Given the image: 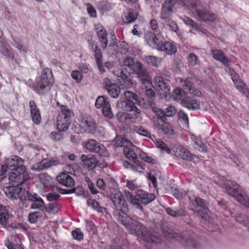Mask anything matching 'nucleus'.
I'll return each mask as SVG.
<instances>
[{
	"label": "nucleus",
	"mask_w": 249,
	"mask_h": 249,
	"mask_svg": "<svg viewBox=\"0 0 249 249\" xmlns=\"http://www.w3.org/2000/svg\"><path fill=\"white\" fill-rule=\"evenodd\" d=\"M115 219L128 230L131 234H142L143 239L148 243L159 244L161 238L150 231H147L146 228L137 219L131 218L126 215H122L119 211L114 213Z\"/></svg>",
	"instance_id": "nucleus-1"
},
{
	"label": "nucleus",
	"mask_w": 249,
	"mask_h": 249,
	"mask_svg": "<svg viewBox=\"0 0 249 249\" xmlns=\"http://www.w3.org/2000/svg\"><path fill=\"white\" fill-rule=\"evenodd\" d=\"M4 191L8 197L13 199L18 198L21 194L19 199L22 205L26 208L30 206L31 209H40L44 206V201L39 195L28 191H22L20 184L6 187Z\"/></svg>",
	"instance_id": "nucleus-2"
},
{
	"label": "nucleus",
	"mask_w": 249,
	"mask_h": 249,
	"mask_svg": "<svg viewBox=\"0 0 249 249\" xmlns=\"http://www.w3.org/2000/svg\"><path fill=\"white\" fill-rule=\"evenodd\" d=\"M180 1L184 8L190 10L198 21L213 22L215 20V15L203 9L199 0H180Z\"/></svg>",
	"instance_id": "nucleus-3"
},
{
	"label": "nucleus",
	"mask_w": 249,
	"mask_h": 249,
	"mask_svg": "<svg viewBox=\"0 0 249 249\" xmlns=\"http://www.w3.org/2000/svg\"><path fill=\"white\" fill-rule=\"evenodd\" d=\"M224 192L234 197L239 203L245 207H249V197L235 181L226 180L222 183Z\"/></svg>",
	"instance_id": "nucleus-4"
},
{
	"label": "nucleus",
	"mask_w": 249,
	"mask_h": 249,
	"mask_svg": "<svg viewBox=\"0 0 249 249\" xmlns=\"http://www.w3.org/2000/svg\"><path fill=\"white\" fill-rule=\"evenodd\" d=\"M52 71L48 68L43 69L39 79L33 85V88L39 95H45L48 92L53 83Z\"/></svg>",
	"instance_id": "nucleus-5"
},
{
	"label": "nucleus",
	"mask_w": 249,
	"mask_h": 249,
	"mask_svg": "<svg viewBox=\"0 0 249 249\" xmlns=\"http://www.w3.org/2000/svg\"><path fill=\"white\" fill-rule=\"evenodd\" d=\"M192 203L190 209L197 216L204 220H208L211 218V213L208 208V202L200 197H197Z\"/></svg>",
	"instance_id": "nucleus-6"
},
{
	"label": "nucleus",
	"mask_w": 249,
	"mask_h": 249,
	"mask_svg": "<svg viewBox=\"0 0 249 249\" xmlns=\"http://www.w3.org/2000/svg\"><path fill=\"white\" fill-rule=\"evenodd\" d=\"M110 193L109 198L117 209L113 213L117 211L120 213L121 212L123 213H126L128 211L127 203L121 192L112 188L110 189Z\"/></svg>",
	"instance_id": "nucleus-7"
},
{
	"label": "nucleus",
	"mask_w": 249,
	"mask_h": 249,
	"mask_svg": "<svg viewBox=\"0 0 249 249\" xmlns=\"http://www.w3.org/2000/svg\"><path fill=\"white\" fill-rule=\"evenodd\" d=\"M24 160L20 157L16 155H13L4 160V164L0 167V180L4 178L3 175L8 172L9 169L24 167Z\"/></svg>",
	"instance_id": "nucleus-8"
},
{
	"label": "nucleus",
	"mask_w": 249,
	"mask_h": 249,
	"mask_svg": "<svg viewBox=\"0 0 249 249\" xmlns=\"http://www.w3.org/2000/svg\"><path fill=\"white\" fill-rule=\"evenodd\" d=\"M8 172L9 180L18 184H22L30 178L25 166L11 169Z\"/></svg>",
	"instance_id": "nucleus-9"
},
{
	"label": "nucleus",
	"mask_w": 249,
	"mask_h": 249,
	"mask_svg": "<svg viewBox=\"0 0 249 249\" xmlns=\"http://www.w3.org/2000/svg\"><path fill=\"white\" fill-rule=\"evenodd\" d=\"M169 238H172L179 241L183 246L188 249H202L201 245L192 238H185L180 233L170 230L168 234Z\"/></svg>",
	"instance_id": "nucleus-10"
},
{
	"label": "nucleus",
	"mask_w": 249,
	"mask_h": 249,
	"mask_svg": "<svg viewBox=\"0 0 249 249\" xmlns=\"http://www.w3.org/2000/svg\"><path fill=\"white\" fill-rule=\"evenodd\" d=\"M85 147L89 152L98 154L100 156L107 157L109 153L106 147L94 139H89L85 143Z\"/></svg>",
	"instance_id": "nucleus-11"
},
{
	"label": "nucleus",
	"mask_w": 249,
	"mask_h": 249,
	"mask_svg": "<svg viewBox=\"0 0 249 249\" xmlns=\"http://www.w3.org/2000/svg\"><path fill=\"white\" fill-rule=\"evenodd\" d=\"M80 124L84 131L88 133L94 134L96 130L97 123L95 120L90 116H83Z\"/></svg>",
	"instance_id": "nucleus-12"
},
{
	"label": "nucleus",
	"mask_w": 249,
	"mask_h": 249,
	"mask_svg": "<svg viewBox=\"0 0 249 249\" xmlns=\"http://www.w3.org/2000/svg\"><path fill=\"white\" fill-rule=\"evenodd\" d=\"M117 106L125 111H133L135 117L142 118L141 111L135 106L134 102L120 101L118 103Z\"/></svg>",
	"instance_id": "nucleus-13"
},
{
	"label": "nucleus",
	"mask_w": 249,
	"mask_h": 249,
	"mask_svg": "<svg viewBox=\"0 0 249 249\" xmlns=\"http://www.w3.org/2000/svg\"><path fill=\"white\" fill-rule=\"evenodd\" d=\"M103 84L105 89L112 97L116 98L118 97L121 90L117 85L112 83L111 80L107 78L104 79Z\"/></svg>",
	"instance_id": "nucleus-14"
},
{
	"label": "nucleus",
	"mask_w": 249,
	"mask_h": 249,
	"mask_svg": "<svg viewBox=\"0 0 249 249\" xmlns=\"http://www.w3.org/2000/svg\"><path fill=\"white\" fill-rule=\"evenodd\" d=\"M94 29L103 49H106L107 47L108 40L106 29L102 25L97 24L95 26Z\"/></svg>",
	"instance_id": "nucleus-15"
},
{
	"label": "nucleus",
	"mask_w": 249,
	"mask_h": 249,
	"mask_svg": "<svg viewBox=\"0 0 249 249\" xmlns=\"http://www.w3.org/2000/svg\"><path fill=\"white\" fill-rule=\"evenodd\" d=\"M84 168L92 170L97 165L98 161L95 157L91 154H83L80 157Z\"/></svg>",
	"instance_id": "nucleus-16"
},
{
	"label": "nucleus",
	"mask_w": 249,
	"mask_h": 249,
	"mask_svg": "<svg viewBox=\"0 0 249 249\" xmlns=\"http://www.w3.org/2000/svg\"><path fill=\"white\" fill-rule=\"evenodd\" d=\"M178 0H166L161 7L160 18L163 19L168 18L173 11V8Z\"/></svg>",
	"instance_id": "nucleus-17"
},
{
	"label": "nucleus",
	"mask_w": 249,
	"mask_h": 249,
	"mask_svg": "<svg viewBox=\"0 0 249 249\" xmlns=\"http://www.w3.org/2000/svg\"><path fill=\"white\" fill-rule=\"evenodd\" d=\"M230 73L236 89L247 96L249 95V91L246 88L244 83L239 78V76L232 70H230Z\"/></svg>",
	"instance_id": "nucleus-18"
},
{
	"label": "nucleus",
	"mask_w": 249,
	"mask_h": 249,
	"mask_svg": "<svg viewBox=\"0 0 249 249\" xmlns=\"http://www.w3.org/2000/svg\"><path fill=\"white\" fill-rule=\"evenodd\" d=\"M154 80L155 87L161 95L166 96L167 94L169 93V89L163 77L155 76Z\"/></svg>",
	"instance_id": "nucleus-19"
},
{
	"label": "nucleus",
	"mask_w": 249,
	"mask_h": 249,
	"mask_svg": "<svg viewBox=\"0 0 249 249\" xmlns=\"http://www.w3.org/2000/svg\"><path fill=\"white\" fill-rule=\"evenodd\" d=\"M175 155L183 160L191 161L193 159V154L186 147L179 145L174 150Z\"/></svg>",
	"instance_id": "nucleus-20"
},
{
	"label": "nucleus",
	"mask_w": 249,
	"mask_h": 249,
	"mask_svg": "<svg viewBox=\"0 0 249 249\" xmlns=\"http://www.w3.org/2000/svg\"><path fill=\"white\" fill-rule=\"evenodd\" d=\"M72 111L66 106H62L61 110L57 117L56 123H71Z\"/></svg>",
	"instance_id": "nucleus-21"
},
{
	"label": "nucleus",
	"mask_w": 249,
	"mask_h": 249,
	"mask_svg": "<svg viewBox=\"0 0 249 249\" xmlns=\"http://www.w3.org/2000/svg\"><path fill=\"white\" fill-rule=\"evenodd\" d=\"M150 106L153 112L155 114V115L153 116V121L155 126L157 125V123H162L163 121H166V118L164 111L156 107L155 103L153 102H151Z\"/></svg>",
	"instance_id": "nucleus-22"
},
{
	"label": "nucleus",
	"mask_w": 249,
	"mask_h": 249,
	"mask_svg": "<svg viewBox=\"0 0 249 249\" xmlns=\"http://www.w3.org/2000/svg\"><path fill=\"white\" fill-rule=\"evenodd\" d=\"M31 116L33 122L36 124H39L41 121V117L39 110L34 101H30L29 103Z\"/></svg>",
	"instance_id": "nucleus-23"
},
{
	"label": "nucleus",
	"mask_w": 249,
	"mask_h": 249,
	"mask_svg": "<svg viewBox=\"0 0 249 249\" xmlns=\"http://www.w3.org/2000/svg\"><path fill=\"white\" fill-rule=\"evenodd\" d=\"M56 179L59 183L67 187H72L75 184L74 179L66 173H61L56 177Z\"/></svg>",
	"instance_id": "nucleus-24"
},
{
	"label": "nucleus",
	"mask_w": 249,
	"mask_h": 249,
	"mask_svg": "<svg viewBox=\"0 0 249 249\" xmlns=\"http://www.w3.org/2000/svg\"><path fill=\"white\" fill-rule=\"evenodd\" d=\"M158 50L165 52L167 54L172 55L177 53V48L176 45L172 42L161 41Z\"/></svg>",
	"instance_id": "nucleus-25"
},
{
	"label": "nucleus",
	"mask_w": 249,
	"mask_h": 249,
	"mask_svg": "<svg viewBox=\"0 0 249 249\" xmlns=\"http://www.w3.org/2000/svg\"><path fill=\"white\" fill-rule=\"evenodd\" d=\"M45 150L38 146L31 147L29 150V153L31 160L34 161H40L43 159V155L45 154Z\"/></svg>",
	"instance_id": "nucleus-26"
},
{
	"label": "nucleus",
	"mask_w": 249,
	"mask_h": 249,
	"mask_svg": "<svg viewBox=\"0 0 249 249\" xmlns=\"http://www.w3.org/2000/svg\"><path fill=\"white\" fill-rule=\"evenodd\" d=\"M144 38L148 44L154 49H158L161 41L157 37L156 35L151 32L145 33Z\"/></svg>",
	"instance_id": "nucleus-27"
},
{
	"label": "nucleus",
	"mask_w": 249,
	"mask_h": 249,
	"mask_svg": "<svg viewBox=\"0 0 249 249\" xmlns=\"http://www.w3.org/2000/svg\"><path fill=\"white\" fill-rule=\"evenodd\" d=\"M134 73L137 75L139 78L147 77L149 74L147 68L144 67L139 61L136 62V65L133 70Z\"/></svg>",
	"instance_id": "nucleus-28"
},
{
	"label": "nucleus",
	"mask_w": 249,
	"mask_h": 249,
	"mask_svg": "<svg viewBox=\"0 0 249 249\" xmlns=\"http://www.w3.org/2000/svg\"><path fill=\"white\" fill-rule=\"evenodd\" d=\"M212 53L213 57L214 59L220 61L226 66H228L229 65L230 61L221 50L216 49H214L212 50Z\"/></svg>",
	"instance_id": "nucleus-29"
},
{
	"label": "nucleus",
	"mask_w": 249,
	"mask_h": 249,
	"mask_svg": "<svg viewBox=\"0 0 249 249\" xmlns=\"http://www.w3.org/2000/svg\"><path fill=\"white\" fill-rule=\"evenodd\" d=\"M182 104L189 109L195 110L200 108L199 103L196 99L191 97H187L183 98Z\"/></svg>",
	"instance_id": "nucleus-30"
},
{
	"label": "nucleus",
	"mask_w": 249,
	"mask_h": 249,
	"mask_svg": "<svg viewBox=\"0 0 249 249\" xmlns=\"http://www.w3.org/2000/svg\"><path fill=\"white\" fill-rule=\"evenodd\" d=\"M116 117L120 122L126 124L134 123L135 122V119H137L134 115H132L130 113L124 112H119L117 114Z\"/></svg>",
	"instance_id": "nucleus-31"
},
{
	"label": "nucleus",
	"mask_w": 249,
	"mask_h": 249,
	"mask_svg": "<svg viewBox=\"0 0 249 249\" xmlns=\"http://www.w3.org/2000/svg\"><path fill=\"white\" fill-rule=\"evenodd\" d=\"M157 123V125H155L157 128L161 130L167 136H171L175 134L172 125L166 122V121H163L162 123Z\"/></svg>",
	"instance_id": "nucleus-32"
},
{
	"label": "nucleus",
	"mask_w": 249,
	"mask_h": 249,
	"mask_svg": "<svg viewBox=\"0 0 249 249\" xmlns=\"http://www.w3.org/2000/svg\"><path fill=\"white\" fill-rule=\"evenodd\" d=\"M51 162L47 159H43L40 161L35 163L32 167V169L34 171H40L50 167Z\"/></svg>",
	"instance_id": "nucleus-33"
},
{
	"label": "nucleus",
	"mask_w": 249,
	"mask_h": 249,
	"mask_svg": "<svg viewBox=\"0 0 249 249\" xmlns=\"http://www.w3.org/2000/svg\"><path fill=\"white\" fill-rule=\"evenodd\" d=\"M89 43L90 46V49L94 53V56L96 62L103 61V54L101 49L93 41H90Z\"/></svg>",
	"instance_id": "nucleus-34"
},
{
	"label": "nucleus",
	"mask_w": 249,
	"mask_h": 249,
	"mask_svg": "<svg viewBox=\"0 0 249 249\" xmlns=\"http://www.w3.org/2000/svg\"><path fill=\"white\" fill-rule=\"evenodd\" d=\"M138 196H139L141 203L144 205L151 203L155 199V196L153 193H142L138 194Z\"/></svg>",
	"instance_id": "nucleus-35"
},
{
	"label": "nucleus",
	"mask_w": 249,
	"mask_h": 249,
	"mask_svg": "<svg viewBox=\"0 0 249 249\" xmlns=\"http://www.w3.org/2000/svg\"><path fill=\"white\" fill-rule=\"evenodd\" d=\"M191 139L193 142V147L194 148L202 152H205L207 151L206 145L199 138H197L195 136L192 135L191 137Z\"/></svg>",
	"instance_id": "nucleus-36"
},
{
	"label": "nucleus",
	"mask_w": 249,
	"mask_h": 249,
	"mask_svg": "<svg viewBox=\"0 0 249 249\" xmlns=\"http://www.w3.org/2000/svg\"><path fill=\"white\" fill-rule=\"evenodd\" d=\"M166 212L171 216L177 217L184 216L186 215V211L182 208H175L173 209L171 208H167Z\"/></svg>",
	"instance_id": "nucleus-37"
},
{
	"label": "nucleus",
	"mask_w": 249,
	"mask_h": 249,
	"mask_svg": "<svg viewBox=\"0 0 249 249\" xmlns=\"http://www.w3.org/2000/svg\"><path fill=\"white\" fill-rule=\"evenodd\" d=\"M123 152L125 156L127 159L132 160L136 164H137V162H139V161L137 160V157L136 153L131 148L128 146H124Z\"/></svg>",
	"instance_id": "nucleus-38"
},
{
	"label": "nucleus",
	"mask_w": 249,
	"mask_h": 249,
	"mask_svg": "<svg viewBox=\"0 0 249 249\" xmlns=\"http://www.w3.org/2000/svg\"><path fill=\"white\" fill-rule=\"evenodd\" d=\"M20 243V240L18 235L16 234H13L7 238L5 242V245L8 248H13V246Z\"/></svg>",
	"instance_id": "nucleus-39"
},
{
	"label": "nucleus",
	"mask_w": 249,
	"mask_h": 249,
	"mask_svg": "<svg viewBox=\"0 0 249 249\" xmlns=\"http://www.w3.org/2000/svg\"><path fill=\"white\" fill-rule=\"evenodd\" d=\"M9 217L6 207L0 204V223L2 225H6Z\"/></svg>",
	"instance_id": "nucleus-40"
},
{
	"label": "nucleus",
	"mask_w": 249,
	"mask_h": 249,
	"mask_svg": "<svg viewBox=\"0 0 249 249\" xmlns=\"http://www.w3.org/2000/svg\"><path fill=\"white\" fill-rule=\"evenodd\" d=\"M128 200L129 202L131 204L133 205L136 209L143 211V207L139 200V196H138V195L134 196L130 194L129 197L128 198Z\"/></svg>",
	"instance_id": "nucleus-41"
},
{
	"label": "nucleus",
	"mask_w": 249,
	"mask_h": 249,
	"mask_svg": "<svg viewBox=\"0 0 249 249\" xmlns=\"http://www.w3.org/2000/svg\"><path fill=\"white\" fill-rule=\"evenodd\" d=\"M145 60L149 65L157 67L161 63L162 59L153 55H147L145 56Z\"/></svg>",
	"instance_id": "nucleus-42"
},
{
	"label": "nucleus",
	"mask_w": 249,
	"mask_h": 249,
	"mask_svg": "<svg viewBox=\"0 0 249 249\" xmlns=\"http://www.w3.org/2000/svg\"><path fill=\"white\" fill-rule=\"evenodd\" d=\"M45 210L49 213L55 214L60 210V206L55 202L50 203L45 207Z\"/></svg>",
	"instance_id": "nucleus-43"
},
{
	"label": "nucleus",
	"mask_w": 249,
	"mask_h": 249,
	"mask_svg": "<svg viewBox=\"0 0 249 249\" xmlns=\"http://www.w3.org/2000/svg\"><path fill=\"white\" fill-rule=\"evenodd\" d=\"M124 95L127 101L133 102L135 101L136 103H139L140 97L135 93L129 91H125L124 92Z\"/></svg>",
	"instance_id": "nucleus-44"
},
{
	"label": "nucleus",
	"mask_w": 249,
	"mask_h": 249,
	"mask_svg": "<svg viewBox=\"0 0 249 249\" xmlns=\"http://www.w3.org/2000/svg\"><path fill=\"white\" fill-rule=\"evenodd\" d=\"M139 157L144 161L152 163V164H156L157 162V160L156 158L152 156H150L148 155L145 152H142L139 154Z\"/></svg>",
	"instance_id": "nucleus-45"
},
{
	"label": "nucleus",
	"mask_w": 249,
	"mask_h": 249,
	"mask_svg": "<svg viewBox=\"0 0 249 249\" xmlns=\"http://www.w3.org/2000/svg\"><path fill=\"white\" fill-rule=\"evenodd\" d=\"M107 103H109L107 99L104 96H100L97 98L95 106L97 108H103L106 106Z\"/></svg>",
	"instance_id": "nucleus-46"
},
{
	"label": "nucleus",
	"mask_w": 249,
	"mask_h": 249,
	"mask_svg": "<svg viewBox=\"0 0 249 249\" xmlns=\"http://www.w3.org/2000/svg\"><path fill=\"white\" fill-rule=\"evenodd\" d=\"M186 92L180 88H177L173 91V96L176 100H182L185 97Z\"/></svg>",
	"instance_id": "nucleus-47"
},
{
	"label": "nucleus",
	"mask_w": 249,
	"mask_h": 249,
	"mask_svg": "<svg viewBox=\"0 0 249 249\" xmlns=\"http://www.w3.org/2000/svg\"><path fill=\"white\" fill-rule=\"evenodd\" d=\"M125 186L131 191H138L139 190V185L136 183L135 180H126L124 181Z\"/></svg>",
	"instance_id": "nucleus-48"
},
{
	"label": "nucleus",
	"mask_w": 249,
	"mask_h": 249,
	"mask_svg": "<svg viewBox=\"0 0 249 249\" xmlns=\"http://www.w3.org/2000/svg\"><path fill=\"white\" fill-rule=\"evenodd\" d=\"M42 214L40 212H35L30 213L28 215L29 221L30 223H35L37 221V219L41 218Z\"/></svg>",
	"instance_id": "nucleus-49"
},
{
	"label": "nucleus",
	"mask_w": 249,
	"mask_h": 249,
	"mask_svg": "<svg viewBox=\"0 0 249 249\" xmlns=\"http://www.w3.org/2000/svg\"><path fill=\"white\" fill-rule=\"evenodd\" d=\"M187 60L189 64L192 66H196L199 63L198 57L193 53H191L188 54Z\"/></svg>",
	"instance_id": "nucleus-50"
},
{
	"label": "nucleus",
	"mask_w": 249,
	"mask_h": 249,
	"mask_svg": "<svg viewBox=\"0 0 249 249\" xmlns=\"http://www.w3.org/2000/svg\"><path fill=\"white\" fill-rule=\"evenodd\" d=\"M40 182L44 186H48L51 184V177L45 173H41L38 175Z\"/></svg>",
	"instance_id": "nucleus-51"
},
{
	"label": "nucleus",
	"mask_w": 249,
	"mask_h": 249,
	"mask_svg": "<svg viewBox=\"0 0 249 249\" xmlns=\"http://www.w3.org/2000/svg\"><path fill=\"white\" fill-rule=\"evenodd\" d=\"M88 206H91L93 209L96 210L99 212H101L102 207L99 204V203L93 199H89L87 201Z\"/></svg>",
	"instance_id": "nucleus-52"
},
{
	"label": "nucleus",
	"mask_w": 249,
	"mask_h": 249,
	"mask_svg": "<svg viewBox=\"0 0 249 249\" xmlns=\"http://www.w3.org/2000/svg\"><path fill=\"white\" fill-rule=\"evenodd\" d=\"M103 113L104 115L108 118V119H111L113 117V114L111 111V108L109 103H107L106 106L104 107L102 109Z\"/></svg>",
	"instance_id": "nucleus-53"
},
{
	"label": "nucleus",
	"mask_w": 249,
	"mask_h": 249,
	"mask_svg": "<svg viewBox=\"0 0 249 249\" xmlns=\"http://www.w3.org/2000/svg\"><path fill=\"white\" fill-rule=\"evenodd\" d=\"M124 65L133 70L134 68L136 65V62H135L133 57H127L124 61Z\"/></svg>",
	"instance_id": "nucleus-54"
},
{
	"label": "nucleus",
	"mask_w": 249,
	"mask_h": 249,
	"mask_svg": "<svg viewBox=\"0 0 249 249\" xmlns=\"http://www.w3.org/2000/svg\"><path fill=\"white\" fill-rule=\"evenodd\" d=\"M73 238L79 241H81L84 238V234L80 229H77L71 232Z\"/></svg>",
	"instance_id": "nucleus-55"
},
{
	"label": "nucleus",
	"mask_w": 249,
	"mask_h": 249,
	"mask_svg": "<svg viewBox=\"0 0 249 249\" xmlns=\"http://www.w3.org/2000/svg\"><path fill=\"white\" fill-rule=\"evenodd\" d=\"M0 52L6 56L13 57V53L10 47L2 46L0 49Z\"/></svg>",
	"instance_id": "nucleus-56"
},
{
	"label": "nucleus",
	"mask_w": 249,
	"mask_h": 249,
	"mask_svg": "<svg viewBox=\"0 0 249 249\" xmlns=\"http://www.w3.org/2000/svg\"><path fill=\"white\" fill-rule=\"evenodd\" d=\"M156 145L158 148L167 154H170L171 152L170 149L162 141H157Z\"/></svg>",
	"instance_id": "nucleus-57"
},
{
	"label": "nucleus",
	"mask_w": 249,
	"mask_h": 249,
	"mask_svg": "<svg viewBox=\"0 0 249 249\" xmlns=\"http://www.w3.org/2000/svg\"><path fill=\"white\" fill-rule=\"evenodd\" d=\"M135 131L139 134L146 137L147 138H150V134L148 132L147 130L143 128L142 127L138 126L135 128Z\"/></svg>",
	"instance_id": "nucleus-58"
},
{
	"label": "nucleus",
	"mask_w": 249,
	"mask_h": 249,
	"mask_svg": "<svg viewBox=\"0 0 249 249\" xmlns=\"http://www.w3.org/2000/svg\"><path fill=\"white\" fill-rule=\"evenodd\" d=\"M85 181L87 182V183L88 185L89 188L90 190L91 194H96L98 193V191L97 190V189L94 187V183L91 181V180L90 179V178L89 177H85Z\"/></svg>",
	"instance_id": "nucleus-59"
},
{
	"label": "nucleus",
	"mask_w": 249,
	"mask_h": 249,
	"mask_svg": "<svg viewBox=\"0 0 249 249\" xmlns=\"http://www.w3.org/2000/svg\"><path fill=\"white\" fill-rule=\"evenodd\" d=\"M125 141V138L122 137L121 136H117L113 141V144L116 147L124 146Z\"/></svg>",
	"instance_id": "nucleus-60"
},
{
	"label": "nucleus",
	"mask_w": 249,
	"mask_h": 249,
	"mask_svg": "<svg viewBox=\"0 0 249 249\" xmlns=\"http://www.w3.org/2000/svg\"><path fill=\"white\" fill-rule=\"evenodd\" d=\"M165 117H173L177 112V110L174 107L169 106L165 109L164 111Z\"/></svg>",
	"instance_id": "nucleus-61"
},
{
	"label": "nucleus",
	"mask_w": 249,
	"mask_h": 249,
	"mask_svg": "<svg viewBox=\"0 0 249 249\" xmlns=\"http://www.w3.org/2000/svg\"><path fill=\"white\" fill-rule=\"evenodd\" d=\"M178 117L179 120L185 124L188 125V117L187 114L183 110H179L178 113Z\"/></svg>",
	"instance_id": "nucleus-62"
},
{
	"label": "nucleus",
	"mask_w": 249,
	"mask_h": 249,
	"mask_svg": "<svg viewBox=\"0 0 249 249\" xmlns=\"http://www.w3.org/2000/svg\"><path fill=\"white\" fill-rule=\"evenodd\" d=\"M61 131H59L57 132H52L50 134V138L55 141H60L63 139L64 137L63 134L61 132Z\"/></svg>",
	"instance_id": "nucleus-63"
},
{
	"label": "nucleus",
	"mask_w": 249,
	"mask_h": 249,
	"mask_svg": "<svg viewBox=\"0 0 249 249\" xmlns=\"http://www.w3.org/2000/svg\"><path fill=\"white\" fill-rule=\"evenodd\" d=\"M137 15L133 12H129L126 16L124 21L126 23L134 22L137 19Z\"/></svg>",
	"instance_id": "nucleus-64"
}]
</instances>
